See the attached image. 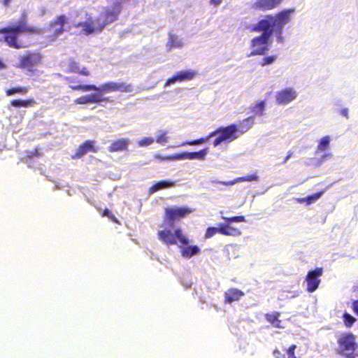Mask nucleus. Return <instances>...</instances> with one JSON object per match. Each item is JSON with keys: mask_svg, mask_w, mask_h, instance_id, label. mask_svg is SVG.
Listing matches in <instances>:
<instances>
[{"mask_svg": "<svg viewBox=\"0 0 358 358\" xmlns=\"http://www.w3.org/2000/svg\"><path fill=\"white\" fill-rule=\"evenodd\" d=\"M296 201L299 203H306V197L305 198H298L296 199Z\"/></svg>", "mask_w": 358, "mask_h": 358, "instance_id": "603ef678", "label": "nucleus"}, {"mask_svg": "<svg viewBox=\"0 0 358 358\" xmlns=\"http://www.w3.org/2000/svg\"><path fill=\"white\" fill-rule=\"evenodd\" d=\"M357 291H358V286H357Z\"/></svg>", "mask_w": 358, "mask_h": 358, "instance_id": "5fc2aeb1", "label": "nucleus"}, {"mask_svg": "<svg viewBox=\"0 0 358 358\" xmlns=\"http://www.w3.org/2000/svg\"><path fill=\"white\" fill-rule=\"evenodd\" d=\"M296 349V345L293 344L290 345L287 350V358H297L295 355V350Z\"/></svg>", "mask_w": 358, "mask_h": 358, "instance_id": "a18cd8bd", "label": "nucleus"}, {"mask_svg": "<svg viewBox=\"0 0 358 358\" xmlns=\"http://www.w3.org/2000/svg\"><path fill=\"white\" fill-rule=\"evenodd\" d=\"M101 215L103 217L106 216V217H108L110 220H112L115 223L119 222L117 218L107 208L103 210Z\"/></svg>", "mask_w": 358, "mask_h": 358, "instance_id": "37998d69", "label": "nucleus"}, {"mask_svg": "<svg viewBox=\"0 0 358 358\" xmlns=\"http://www.w3.org/2000/svg\"><path fill=\"white\" fill-rule=\"evenodd\" d=\"M122 10V6L118 2L113 3L110 7L106 8L104 10L100 13L106 25L117 20Z\"/></svg>", "mask_w": 358, "mask_h": 358, "instance_id": "4468645a", "label": "nucleus"}, {"mask_svg": "<svg viewBox=\"0 0 358 358\" xmlns=\"http://www.w3.org/2000/svg\"><path fill=\"white\" fill-rule=\"evenodd\" d=\"M83 89L90 90V91H101L103 94L114 92H120L123 93H131L134 92V86L132 84L123 82L117 83L113 81L104 83L100 86H96L95 85L85 86L83 87Z\"/></svg>", "mask_w": 358, "mask_h": 358, "instance_id": "20e7f679", "label": "nucleus"}, {"mask_svg": "<svg viewBox=\"0 0 358 358\" xmlns=\"http://www.w3.org/2000/svg\"><path fill=\"white\" fill-rule=\"evenodd\" d=\"M212 136H210V134L206 136L202 137L198 139L192 140V141H187L182 143V145H201L204 143H206L208 139H210Z\"/></svg>", "mask_w": 358, "mask_h": 358, "instance_id": "c9c22d12", "label": "nucleus"}, {"mask_svg": "<svg viewBox=\"0 0 358 358\" xmlns=\"http://www.w3.org/2000/svg\"><path fill=\"white\" fill-rule=\"evenodd\" d=\"M41 156V154L39 151L38 148H35L32 150H27L26 151V157L29 159H31L34 157H39Z\"/></svg>", "mask_w": 358, "mask_h": 358, "instance_id": "79ce46f5", "label": "nucleus"}, {"mask_svg": "<svg viewBox=\"0 0 358 358\" xmlns=\"http://www.w3.org/2000/svg\"><path fill=\"white\" fill-rule=\"evenodd\" d=\"M280 316V312H273L271 313H266L265 315V319L273 327L275 328H282V326L281 325V320L279 319Z\"/></svg>", "mask_w": 358, "mask_h": 358, "instance_id": "b1692460", "label": "nucleus"}, {"mask_svg": "<svg viewBox=\"0 0 358 358\" xmlns=\"http://www.w3.org/2000/svg\"><path fill=\"white\" fill-rule=\"evenodd\" d=\"M324 269L322 267H317L314 270H310L308 272L305 280L307 283L306 291L309 293H313L320 286L321 280L320 278L323 275Z\"/></svg>", "mask_w": 358, "mask_h": 358, "instance_id": "f8f14e48", "label": "nucleus"}, {"mask_svg": "<svg viewBox=\"0 0 358 358\" xmlns=\"http://www.w3.org/2000/svg\"><path fill=\"white\" fill-rule=\"evenodd\" d=\"M175 185H176V182L175 181H171V180H160V181H158V182H155L153 185H152L149 188L148 193L150 194H154L155 192H157L159 190L166 189V188H169V187H174Z\"/></svg>", "mask_w": 358, "mask_h": 358, "instance_id": "412c9836", "label": "nucleus"}, {"mask_svg": "<svg viewBox=\"0 0 358 358\" xmlns=\"http://www.w3.org/2000/svg\"><path fill=\"white\" fill-rule=\"evenodd\" d=\"M258 176L256 174H249L242 177L237 178L234 180L228 181V182H220V183L224 185H233L238 182H244V181H256L258 180Z\"/></svg>", "mask_w": 358, "mask_h": 358, "instance_id": "a878e982", "label": "nucleus"}, {"mask_svg": "<svg viewBox=\"0 0 358 358\" xmlns=\"http://www.w3.org/2000/svg\"><path fill=\"white\" fill-rule=\"evenodd\" d=\"M196 74V72L193 70L179 71L177 73L178 82L191 80L195 77Z\"/></svg>", "mask_w": 358, "mask_h": 358, "instance_id": "cd10ccee", "label": "nucleus"}, {"mask_svg": "<svg viewBox=\"0 0 358 358\" xmlns=\"http://www.w3.org/2000/svg\"><path fill=\"white\" fill-rule=\"evenodd\" d=\"M130 144V140L127 138H122L113 141L108 147L109 152H117L127 151Z\"/></svg>", "mask_w": 358, "mask_h": 358, "instance_id": "a211bd4d", "label": "nucleus"}, {"mask_svg": "<svg viewBox=\"0 0 358 358\" xmlns=\"http://www.w3.org/2000/svg\"><path fill=\"white\" fill-rule=\"evenodd\" d=\"M66 72L78 73L84 76H90L91 75L90 71L85 66L80 69L79 64L73 59H71L66 66Z\"/></svg>", "mask_w": 358, "mask_h": 358, "instance_id": "6ab92c4d", "label": "nucleus"}, {"mask_svg": "<svg viewBox=\"0 0 358 358\" xmlns=\"http://www.w3.org/2000/svg\"><path fill=\"white\" fill-rule=\"evenodd\" d=\"M265 105L266 101H260L251 108V111L255 115L262 116L265 110Z\"/></svg>", "mask_w": 358, "mask_h": 358, "instance_id": "2f4dec72", "label": "nucleus"}, {"mask_svg": "<svg viewBox=\"0 0 358 358\" xmlns=\"http://www.w3.org/2000/svg\"><path fill=\"white\" fill-rule=\"evenodd\" d=\"M238 127L231 124L227 127H220L210 133V136H218L213 141V146L217 147L224 141L231 142L238 138Z\"/></svg>", "mask_w": 358, "mask_h": 358, "instance_id": "423d86ee", "label": "nucleus"}, {"mask_svg": "<svg viewBox=\"0 0 358 358\" xmlns=\"http://www.w3.org/2000/svg\"><path fill=\"white\" fill-rule=\"evenodd\" d=\"M97 151L98 149L95 147V141L87 140L79 145L72 158L80 159L88 152H96Z\"/></svg>", "mask_w": 358, "mask_h": 358, "instance_id": "f3484780", "label": "nucleus"}, {"mask_svg": "<svg viewBox=\"0 0 358 358\" xmlns=\"http://www.w3.org/2000/svg\"><path fill=\"white\" fill-rule=\"evenodd\" d=\"M76 26L83 27V32L88 35L101 32L106 25L100 14L94 19L90 17L85 22H78Z\"/></svg>", "mask_w": 358, "mask_h": 358, "instance_id": "1a4fd4ad", "label": "nucleus"}, {"mask_svg": "<svg viewBox=\"0 0 358 358\" xmlns=\"http://www.w3.org/2000/svg\"><path fill=\"white\" fill-rule=\"evenodd\" d=\"M157 158H159L160 160H179V159H187V152L175 154L173 155L166 156V157H160L156 156Z\"/></svg>", "mask_w": 358, "mask_h": 358, "instance_id": "72a5a7b5", "label": "nucleus"}, {"mask_svg": "<svg viewBox=\"0 0 358 358\" xmlns=\"http://www.w3.org/2000/svg\"><path fill=\"white\" fill-rule=\"evenodd\" d=\"M176 82H178V76L177 73L173 76L171 78H169L165 83V86H169L171 84H173Z\"/></svg>", "mask_w": 358, "mask_h": 358, "instance_id": "49530a36", "label": "nucleus"}, {"mask_svg": "<svg viewBox=\"0 0 358 358\" xmlns=\"http://www.w3.org/2000/svg\"><path fill=\"white\" fill-rule=\"evenodd\" d=\"M178 247L180 249L181 256L183 257L190 258L192 256L197 255L201 251L199 247L197 245H187L182 247V244L180 243Z\"/></svg>", "mask_w": 358, "mask_h": 358, "instance_id": "4be33fe9", "label": "nucleus"}, {"mask_svg": "<svg viewBox=\"0 0 358 358\" xmlns=\"http://www.w3.org/2000/svg\"><path fill=\"white\" fill-rule=\"evenodd\" d=\"M74 103L76 104H80V105L92 103L89 94L83 95V96L76 99L74 100Z\"/></svg>", "mask_w": 358, "mask_h": 358, "instance_id": "ea45409f", "label": "nucleus"}, {"mask_svg": "<svg viewBox=\"0 0 358 358\" xmlns=\"http://www.w3.org/2000/svg\"><path fill=\"white\" fill-rule=\"evenodd\" d=\"M253 123L254 120L252 117H248L244 119L238 126V132L243 134L248 131L250 129Z\"/></svg>", "mask_w": 358, "mask_h": 358, "instance_id": "c756f323", "label": "nucleus"}, {"mask_svg": "<svg viewBox=\"0 0 358 358\" xmlns=\"http://www.w3.org/2000/svg\"><path fill=\"white\" fill-rule=\"evenodd\" d=\"M96 93L90 94V101L92 103H99L101 102H110L109 97L103 96V93L101 91H96Z\"/></svg>", "mask_w": 358, "mask_h": 358, "instance_id": "bb28decb", "label": "nucleus"}, {"mask_svg": "<svg viewBox=\"0 0 358 358\" xmlns=\"http://www.w3.org/2000/svg\"><path fill=\"white\" fill-rule=\"evenodd\" d=\"M11 0H0V3L5 7H8L10 5Z\"/></svg>", "mask_w": 358, "mask_h": 358, "instance_id": "3c124183", "label": "nucleus"}, {"mask_svg": "<svg viewBox=\"0 0 358 358\" xmlns=\"http://www.w3.org/2000/svg\"><path fill=\"white\" fill-rule=\"evenodd\" d=\"M346 358H355L354 355H352V353L345 354L344 355Z\"/></svg>", "mask_w": 358, "mask_h": 358, "instance_id": "864d4df0", "label": "nucleus"}, {"mask_svg": "<svg viewBox=\"0 0 358 358\" xmlns=\"http://www.w3.org/2000/svg\"><path fill=\"white\" fill-rule=\"evenodd\" d=\"M36 103V101L33 98H29L26 100L14 99L10 101V105L15 108L20 107H31Z\"/></svg>", "mask_w": 358, "mask_h": 358, "instance_id": "393cba45", "label": "nucleus"}, {"mask_svg": "<svg viewBox=\"0 0 358 358\" xmlns=\"http://www.w3.org/2000/svg\"><path fill=\"white\" fill-rule=\"evenodd\" d=\"M244 292L237 288H230L224 292V303H231L244 296Z\"/></svg>", "mask_w": 358, "mask_h": 358, "instance_id": "aec40b11", "label": "nucleus"}, {"mask_svg": "<svg viewBox=\"0 0 358 358\" xmlns=\"http://www.w3.org/2000/svg\"><path fill=\"white\" fill-rule=\"evenodd\" d=\"M156 141L160 144H164L168 141L167 131H163L157 136Z\"/></svg>", "mask_w": 358, "mask_h": 358, "instance_id": "c03bdc74", "label": "nucleus"}, {"mask_svg": "<svg viewBox=\"0 0 358 358\" xmlns=\"http://www.w3.org/2000/svg\"><path fill=\"white\" fill-rule=\"evenodd\" d=\"M218 227H209L207 228L204 238L206 239L210 238L215 236L216 234L220 233L224 236H237L241 234L240 231L231 226L224 225V224H219Z\"/></svg>", "mask_w": 358, "mask_h": 358, "instance_id": "ddd939ff", "label": "nucleus"}, {"mask_svg": "<svg viewBox=\"0 0 358 358\" xmlns=\"http://www.w3.org/2000/svg\"><path fill=\"white\" fill-rule=\"evenodd\" d=\"M298 93L292 87H286L276 92L275 101L279 105H287L297 97Z\"/></svg>", "mask_w": 358, "mask_h": 358, "instance_id": "2eb2a0df", "label": "nucleus"}, {"mask_svg": "<svg viewBox=\"0 0 358 358\" xmlns=\"http://www.w3.org/2000/svg\"><path fill=\"white\" fill-rule=\"evenodd\" d=\"M292 156H293V152L292 150H289L287 156L285 157V158L283 161V164H285L288 161V159H290Z\"/></svg>", "mask_w": 358, "mask_h": 358, "instance_id": "09e8293b", "label": "nucleus"}, {"mask_svg": "<svg viewBox=\"0 0 358 358\" xmlns=\"http://www.w3.org/2000/svg\"><path fill=\"white\" fill-rule=\"evenodd\" d=\"M292 9H285L275 15H266L264 19L260 20L257 24L249 27L252 32L267 33L271 36L273 29L275 28L278 35H281L284 25L289 22Z\"/></svg>", "mask_w": 358, "mask_h": 358, "instance_id": "f03ea898", "label": "nucleus"}, {"mask_svg": "<svg viewBox=\"0 0 358 358\" xmlns=\"http://www.w3.org/2000/svg\"><path fill=\"white\" fill-rule=\"evenodd\" d=\"M222 219L224 220L227 222V224L225 225H229L230 226V224L232 223V222H245V218L244 216L243 215H239V216H234V217H222Z\"/></svg>", "mask_w": 358, "mask_h": 358, "instance_id": "e433bc0d", "label": "nucleus"}, {"mask_svg": "<svg viewBox=\"0 0 358 358\" xmlns=\"http://www.w3.org/2000/svg\"><path fill=\"white\" fill-rule=\"evenodd\" d=\"M324 191L322 190L317 193H315L312 195H309L306 197V204L309 205L314 202H315L318 199H320L322 195L324 194Z\"/></svg>", "mask_w": 358, "mask_h": 358, "instance_id": "4c0bfd02", "label": "nucleus"}, {"mask_svg": "<svg viewBox=\"0 0 358 358\" xmlns=\"http://www.w3.org/2000/svg\"><path fill=\"white\" fill-rule=\"evenodd\" d=\"M283 0H256L252 5L255 10H271L280 6Z\"/></svg>", "mask_w": 358, "mask_h": 358, "instance_id": "dca6fc26", "label": "nucleus"}, {"mask_svg": "<svg viewBox=\"0 0 358 358\" xmlns=\"http://www.w3.org/2000/svg\"><path fill=\"white\" fill-rule=\"evenodd\" d=\"M271 36L267 33L254 37L250 42L252 51L250 56L264 55L268 50V41Z\"/></svg>", "mask_w": 358, "mask_h": 358, "instance_id": "6e6552de", "label": "nucleus"}, {"mask_svg": "<svg viewBox=\"0 0 358 358\" xmlns=\"http://www.w3.org/2000/svg\"><path fill=\"white\" fill-rule=\"evenodd\" d=\"M41 59L39 52L28 51L19 59L18 67L33 71L34 68L41 63Z\"/></svg>", "mask_w": 358, "mask_h": 358, "instance_id": "9d476101", "label": "nucleus"}, {"mask_svg": "<svg viewBox=\"0 0 358 358\" xmlns=\"http://www.w3.org/2000/svg\"><path fill=\"white\" fill-rule=\"evenodd\" d=\"M342 319L346 328H351L357 321V319L354 316L347 312L343 314Z\"/></svg>", "mask_w": 358, "mask_h": 358, "instance_id": "473e14b6", "label": "nucleus"}, {"mask_svg": "<svg viewBox=\"0 0 358 358\" xmlns=\"http://www.w3.org/2000/svg\"><path fill=\"white\" fill-rule=\"evenodd\" d=\"M154 141L155 140L152 137H144L138 141V144L141 147H146L153 143Z\"/></svg>", "mask_w": 358, "mask_h": 358, "instance_id": "a19ab883", "label": "nucleus"}, {"mask_svg": "<svg viewBox=\"0 0 358 358\" xmlns=\"http://www.w3.org/2000/svg\"><path fill=\"white\" fill-rule=\"evenodd\" d=\"M71 29L69 24V19L64 14L57 15L52 20L48 25L50 34L46 36V40L48 42H53L59 37L64 32Z\"/></svg>", "mask_w": 358, "mask_h": 358, "instance_id": "7ed1b4c3", "label": "nucleus"}, {"mask_svg": "<svg viewBox=\"0 0 358 358\" xmlns=\"http://www.w3.org/2000/svg\"><path fill=\"white\" fill-rule=\"evenodd\" d=\"M337 352L340 355L353 353L357 348L356 336L350 332L341 334L337 339Z\"/></svg>", "mask_w": 358, "mask_h": 358, "instance_id": "0eeeda50", "label": "nucleus"}, {"mask_svg": "<svg viewBox=\"0 0 358 358\" xmlns=\"http://www.w3.org/2000/svg\"><path fill=\"white\" fill-rule=\"evenodd\" d=\"M329 142H330V138L329 136L322 137L320 139V141L317 145V150H318V151L326 150L329 145Z\"/></svg>", "mask_w": 358, "mask_h": 358, "instance_id": "f704fd0d", "label": "nucleus"}, {"mask_svg": "<svg viewBox=\"0 0 358 358\" xmlns=\"http://www.w3.org/2000/svg\"><path fill=\"white\" fill-rule=\"evenodd\" d=\"M222 0H210V2L212 5L217 6L222 3Z\"/></svg>", "mask_w": 358, "mask_h": 358, "instance_id": "8fccbe9b", "label": "nucleus"}, {"mask_svg": "<svg viewBox=\"0 0 358 358\" xmlns=\"http://www.w3.org/2000/svg\"><path fill=\"white\" fill-rule=\"evenodd\" d=\"M158 238L167 245H172L179 243L187 245L189 243V238L183 234L181 228L178 227L173 232L170 229L160 230L157 233Z\"/></svg>", "mask_w": 358, "mask_h": 358, "instance_id": "39448f33", "label": "nucleus"}, {"mask_svg": "<svg viewBox=\"0 0 358 358\" xmlns=\"http://www.w3.org/2000/svg\"><path fill=\"white\" fill-rule=\"evenodd\" d=\"M277 59L276 55H270L264 57L262 61L259 62V65L262 66H265L273 63Z\"/></svg>", "mask_w": 358, "mask_h": 358, "instance_id": "58836bf2", "label": "nucleus"}, {"mask_svg": "<svg viewBox=\"0 0 358 358\" xmlns=\"http://www.w3.org/2000/svg\"><path fill=\"white\" fill-rule=\"evenodd\" d=\"M273 355L275 358H285V355H282L280 351L277 348L273 350Z\"/></svg>", "mask_w": 358, "mask_h": 358, "instance_id": "de8ad7c7", "label": "nucleus"}, {"mask_svg": "<svg viewBox=\"0 0 358 358\" xmlns=\"http://www.w3.org/2000/svg\"><path fill=\"white\" fill-rule=\"evenodd\" d=\"M192 212V209L188 207L166 208L164 211V222L172 226L176 220L183 218Z\"/></svg>", "mask_w": 358, "mask_h": 358, "instance_id": "9b49d317", "label": "nucleus"}, {"mask_svg": "<svg viewBox=\"0 0 358 358\" xmlns=\"http://www.w3.org/2000/svg\"><path fill=\"white\" fill-rule=\"evenodd\" d=\"M69 87L73 91H81V92H89L90 90H83V87L85 86H90V85H81L77 84L78 81L75 78L72 76H66L64 78Z\"/></svg>", "mask_w": 358, "mask_h": 358, "instance_id": "5701e85b", "label": "nucleus"}, {"mask_svg": "<svg viewBox=\"0 0 358 358\" xmlns=\"http://www.w3.org/2000/svg\"><path fill=\"white\" fill-rule=\"evenodd\" d=\"M29 87L26 86H16L6 90V96H12L15 94H25L27 93Z\"/></svg>", "mask_w": 358, "mask_h": 358, "instance_id": "7c9ffc66", "label": "nucleus"}, {"mask_svg": "<svg viewBox=\"0 0 358 358\" xmlns=\"http://www.w3.org/2000/svg\"><path fill=\"white\" fill-rule=\"evenodd\" d=\"M23 33L29 34H39L41 33V29L27 24L26 14L21 16L20 20L16 25L0 29V34H4L3 40L6 44L9 47L15 49L24 48L29 46L28 44L18 41L19 36Z\"/></svg>", "mask_w": 358, "mask_h": 358, "instance_id": "f257e3e1", "label": "nucleus"}, {"mask_svg": "<svg viewBox=\"0 0 358 358\" xmlns=\"http://www.w3.org/2000/svg\"><path fill=\"white\" fill-rule=\"evenodd\" d=\"M208 148L202 149L198 152H187V159H199L203 160L205 159L208 154Z\"/></svg>", "mask_w": 358, "mask_h": 358, "instance_id": "c85d7f7f", "label": "nucleus"}]
</instances>
